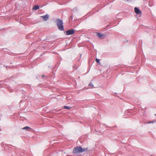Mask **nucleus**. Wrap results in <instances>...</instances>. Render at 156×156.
<instances>
[{"label":"nucleus","instance_id":"obj_1","mask_svg":"<svg viewBox=\"0 0 156 156\" xmlns=\"http://www.w3.org/2000/svg\"><path fill=\"white\" fill-rule=\"evenodd\" d=\"M87 150V148H82L81 147H75L73 150V152L74 154H77L78 153L82 152H83L86 151Z\"/></svg>","mask_w":156,"mask_h":156},{"label":"nucleus","instance_id":"obj_2","mask_svg":"<svg viewBox=\"0 0 156 156\" xmlns=\"http://www.w3.org/2000/svg\"><path fill=\"white\" fill-rule=\"evenodd\" d=\"M57 25L58 27L59 30L62 31L64 30L63 26V22L62 20L59 19H57L56 20Z\"/></svg>","mask_w":156,"mask_h":156},{"label":"nucleus","instance_id":"obj_3","mask_svg":"<svg viewBox=\"0 0 156 156\" xmlns=\"http://www.w3.org/2000/svg\"><path fill=\"white\" fill-rule=\"evenodd\" d=\"M75 33V31L73 30H69L66 31V34L67 35H72Z\"/></svg>","mask_w":156,"mask_h":156},{"label":"nucleus","instance_id":"obj_4","mask_svg":"<svg viewBox=\"0 0 156 156\" xmlns=\"http://www.w3.org/2000/svg\"><path fill=\"white\" fill-rule=\"evenodd\" d=\"M97 35L100 38H104L105 37V35L104 34H102L100 33H98L97 34Z\"/></svg>","mask_w":156,"mask_h":156},{"label":"nucleus","instance_id":"obj_5","mask_svg":"<svg viewBox=\"0 0 156 156\" xmlns=\"http://www.w3.org/2000/svg\"><path fill=\"white\" fill-rule=\"evenodd\" d=\"M49 16L48 15L46 14L44 16H41V17L42 18L44 21H46L49 18Z\"/></svg>","mask_w":156,"mask_h":156},{"label":"nucleus","instance_id":"obj_6","mask_svg":"<svg viewBox=\"0 0 156 156\" xmlns=\"http://www.w3.org/2000/svg\"><path fill=\"white\" fill-rule=\"evenodd\" d=\"M134 11L137 14H139L141 13L140 10L136 7L135 8Z\"/></svg>","mask_w":156,"mask_h":156},{"label":"nucleus","instance_id":"obj_7","mask_svg":"<svg viewBox=\"0 0 156 156\" xmlns=\"http://www.w3.org/2000/svg\"><path fill=\"white\" fill-rule=\"evenodd\" d=\"M39 5H34L32 9L33 10H37L39 9Z\"/></svg>","mask_w":156,"mask_h":156},{"label":"nucleus","instance_id":"obj_8","mask_svg":"<svg viewBox=\"0 0 156 156\" xmlns=\"http://www.w3.org/2000/svg\"><path fill=\"white\" fill-rule=\"evenodd\" d=\"M23 129H27V130H28V129H31L28 127V126H26V127H23ZM29 130V131H31L30 130Z\"/></svg>","mask_w":156,"mask_h":156},{"label":"nucleus","instance_id":"obj_9","mask_svg":"<svg viewBox=\"0 0 156 156\" xmlns=\"http://www.w3.org/2000/svg\"><path fill=\"white\" fill-rule=\"evenodd\" d=\"M71 107H69L67 106H64V108L68 109H71Z\"/></svg>","mask_w":156,"mask_h":156},{"label":"nucleus","instance_id":"obj_10","mask_svg":"<svg viewBox=\"0 0 156 156\" xmlns=\"http://www.w3.org/2000/svg\"><path fill=\"white\" fill-rule=\"evenodd\" d=\"M89 86L90 87V88H93L94 87V86H93V85L91 83H90L89 84Z\"/></svg>","mask_w":156,"mask_h":156},{"label":"nucleus","instance_id":"obj_11","mask_svg":"<svg viewBox=\"0 0 156 156\" xmlns=\"http://www.w3.org/2000/svg\"><path fill=\"white\" fill-rule=\"evenodd\" d=\"M96 61L98 63H100L99 60L98 59L96 58Z\"/></svg>","mask_w":156,"mask_h":156},{"label":"nucleus","instance_id":"obj_12","mask_svg":"<svg viewBox=\"0 0 156 156\" xmlns=\"http://www.w3.org/2000/svg\"><path fill=\"white\" fill-rule=\"evenodd\" d=\"M154 122H148V123H153Z\"/></svg>","mask_w":156,"mask_h":156},{"label":"nucleus","instance_id":"obj_13","mask_svg":"<svg viewBox=\"0 0 156 156\" xmlns=\"http://www.w3.org/2000/svg\"><path fill=\"white\" fill-rule=\"evenodd\" d=\"M155 115L156 116V114H155Z\"/></svg>","mask_w":156,"mask_h":156}]
</instances>
